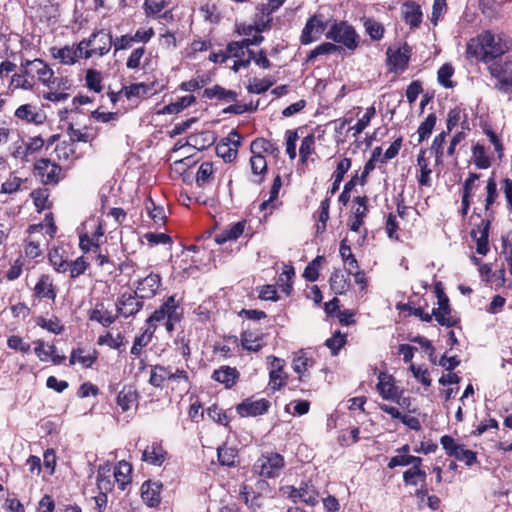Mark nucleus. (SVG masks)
<instances>
[{"mask_svg": "<svg viewBox=\"0 0 512 512\" xmlns=\"http://www.w3.org/2000/svg\"><path fill=\"white\" fill-rule=\"evenodd\" d=\"M270 407V402L264 398H247L237 405L236 411L241 417H256L265 414Z\"/></svg>", "mask_w": 512, "mask_h": 512, "instance_id": "obj_14", "label": "nucleus"}, {"mask_svg": "<svg viewBox=\"0 0 512 512\" xmlns=\"http://www.w3.org/2000/svg\"><path fill=\"white\" fill-rule=\"evenodd\" d=\"M377 391L384 400L399 403L402 396V390L395 384L392 375L381 372L378 375Z\"/></svg>", "mask_w": 512, "mask_h": 512, "instance_id": "obj_12", "label": "nucleus"}, {"mask_svg": "<svg viewBox=\"0 0 512 512\" xmlns=\"http://www.w3.org/2000/svg\"><path fill=\"white\" fill-rule=\"evenodd\" d=\"M205 95L208 98L216 97L218 99H223L226 101H234V100H236V97H237L235 92H233L231 90H226L220 86H215L213 88L206 89Z\"/></svg>", "mask_w": 512, "mask_h": 512, "instance_id": "obj_60", "label": "nucleus"}, {"mask_svg": "<svg viewBox=\"0 0 512 512\" xmlns=\"http://www.w3.org/2000/svg\"><path fill=\"white\" fill-rule=\"evenodd\" d=\"M436 115L434 113H430L427 115L426 119L420 124L418 127V142H423L426 138H428L436 124Z\"/></svg>", "mask_w": 512, "mask_h": 512, "instance_id": "obj_48", "label": "nucleus"}, {"mask_svg": "<svg viewBox=\"0 0 512 512\" xmlns=\"http://www.w3.org/2000/svg\"><path fill=\"white\" fill-rule=\"evenodd\" d=\"M432 316L442 326L452 327L456 325L457 319L451 315L450 307H438L432 310Z\"/></svg>", "mask_w": 512, "mask_h": 512, "instance_id": "obj_45", "label": "nucleus"}, {"mask_svg": "<svg viewBox=\"0 0 512 512\" xmlns=\"http://www.w3.org/2000/svg\"><path fill=\"white\" fill-rule=\"evenodd\" d=\"M339 252L344 263L349 266V273H353V270H357L359 268L358 261L345 241L341 242Z\"/></svg>", "mask_w": 512, "mask_h": 512, "instance_id": "obj_58", "label": "nucleus"}, {"mask_svg": "<svg viewBox=\"0 0 512 512\" xmlns=\"http://www.w3.org/2000/svg\"><path fill=\"white\" fill-rule=\"evenodd\" d=\"M315 149V138L312 134L307 135L303 138L299 154L301 157L302 162H306L307 159L313 154Z\"/></svg>", "mask_w": 512, "mask_h": 512, "instance_id": "obj_62", "label": "nucleus"}, {"mask_svg": "<svg viewBox=\"0 0 512 512\" xmlns=\"http://www.w3.org/2000/svg\"><path fill=\"white\" fill-rule=\"evenodd\" d=\"M473 238L476 240V251L480 255H486L489 250L488 247V223L485 227L478 232H472Z\"/></svg>", "mask_w": 512, "mask_h": 512, "instance_id": "obj_55", "label": "nucleus"}, {"mask_svg": "<svg viewBox=\"0 0 512 512\" xmlns=\"http://www.w3.org/2000/svg\"><path fill=\"white\" fill-rule=\"evenodd\" d=\"M328 26H330L328 32H355L352 26L347 25L345 22L338 23L336 20L332 22L330 16L320 11L308 19L302 32H324Z\"/></svg>", "mask_w": 512, "mask_h": 512, "instance_id": "obj_4", "label": "nucleus"}, {"mask_svg": "<svg viewBox=\"0 0 512 512\" xmlns=\"http://www.w3.org/2000/svg\"><path fill=\"white\" fill-rule=\"evenodd\" d=\"M246 226L245 221H239L225 228L215 235V241L218 244H224L227 241L237 240L244 232Z\"/></svg>", "mask_w": 512, "mask_h": 512, "instance_id": "obj_26", "label": "nucleus"}, {"mask_svg": "<svg viewBox=\"0 0 512 512\" xmlns=\"http://www.w3.org/2000/svg\"><path fill=\"white\" fill-rule=\"evenodd\" d=\"M117 319V314L105 309L103 304H97L89 311V320L96 321L104 327H109Z\"/></svg>", "mask_w": 512, "mask_h": 512, "instance_id": "obj_28", "label": "nucleus"}, {"mask_svg": "<svg viewBox=\"0 0 512 512\" xmlns=\"http://www.w3.org/2000/svg\"><path fill=\"white\" fill-rule=\"evenodd\" d=\"M64 253L62 248H54L48 254L50 264L59 273L67 272L69 268V261Z\"/></svg>", "mask_w": 512, "mask_h": 512, "instance_id": "obj_32", "label": "nucleus"}, {"mask_svg": "<svg viewBox=\"0 0 512 512\" xmlns=\"http://www.w3.org/2000/svg\"><path fill=\"white\" fill-rule=\"evenodd\" d=\"M138 394L132 387H124L117 396V404L123 412L130 410L137 404Z\"/></svg>", "mask_w": 512, "mask_h": 512, "instance_id": "obj_30", "label": "nucleus"}, {"mask_svg": "<svg viewBox=\"0 0 512 512\" xmlns=\"http://www.w3.org/2000/svg\"><path fill=\"white\" fill-rule=\"evenodd\" d=\"M312 363L309 358L304 354L298 355L293 359L292 367L295 373L299 375V379L302 380L305 372L311 367Z\"/></svg>", "mask_w": 512, "mask_h": 512, "instance_id": "obj_63", "label": "nucleus"}, {"mask_svg": "<svg viewBox=\"0 0 512 512\" xmlns=\"http://www.w3.org/2000/svg\"><path fill=\"white\" fill-rule=\"evenodd\" d=\"M121 92L124 93L127 99L131 100L133 98L139 99L146 97L147 95L152 93V89L149 85L141 82L125 86L122 88Z\"/></svg>", "mask_w": 512, "mask_h": 512, "instance_id": "obj_35", "label": "nucleus"}, {"mask_svg": "<svg viewBox=\"0 0 512 512\" xmlns=\"http://www.w3.org/2000/svg\"><path fill=\"white\" fill-rule=\"evenodd\" d=\"M426 477V472L421 469V465H414L403 473L404 483L410 486L424 484Z\"/></svg>", "mask_w": 512, "mask_h": 512, "instance_id": "obj_34", "label": "nucleus"}, {"mask_svg": "<svg viewBox=\"0 0 512 512\" xmlns=\"http://www.w3.org/2000/svg\"><path fill=\"white\" fill-rule=\"evenodd\" d=\"M273 85V81L268 78L258 79L254 78L247 89L250 93L261 94L266 92Z\"/></svg>", "mask_w": 512, "mask_h": 512, "instance_id": "obj_64", "label": "nucleus"}, {"mask_svg": "<svg viewBox=\"0 0 512 512\" xmlns=\"http://www.w3.org/2000/svg\"><path fill=\"white\" fill-rule=\"evenodd\" d=\"M237 137L235 141V147H232L230 143L221 140L216 146V154L221 157L226 163L232 162L237 156V149L240 145V135L234 130L230 133V139Z\"/></svg>", "mask_w": 512, "mask_h": 512, "instance_id": "obj_25", "label": "nucleus"}, {"mask_svg": "<svg viewBox=\"0 0 512 512\" xmlns=\"http://www.w3.org/2000/svg\"><path fill=\"white\" fill-rule=\"evenodd\" d=\"M327 38L335 43L344 45L350 50H354L358 45V34H326Z\"/></svg>", "mask_w": 512, "mask_h": 512, "instance_id": "obj_50", "label": "nucleus"}, {"mask_svg": "<svg viewBox=\"0 0 512 512\" xmlns=\"http://www.w3.org/2000/svg\"><path fill=\"white\" fill-rule=\"evenodd\" d=\"M132 466L125 460L119 461L113 470L114 481L117 482L119 488L124 490L126 485L131 483Z\"/></svg>", "mask_w": 512, "mask_h": 512, "instance_id": "obj_29", "label": "nucleus"}, {"mask_svg": "<svg viewBox=\"0 0 512 512\" xmlns=\"http://www.w3.org/2000/svg\"><path fill=\"white\" fill-rule=\"evenodd\" d=\"M217 454L221 465L231 467L236 463L238 450L234 447H230L227 444H224L217 449Z\"/></svg>", "mask_w": 512, "mask_h": 512, "instance_id": "obj_44", "label": "nucleus"}, {"mask_svg": "<svg viewBox=\"0 0 512 512\" xmlns=\"http://www.w3.org/2000/svg\"><path fill=\"white\" fill-rule=\"evenodd\" d=\"M112 34H91L88 40L80 42L84 58L92 56H103L108 53L112 47Z\"/></svg>", "mask_w": 512, "mask_h": 512, "instance_id": "obj_7", "label": "nucleus"}, {"mask_svg": "<svg viewBox=\"0 0 512 512\" xmlns=\"http://www.w3.org/2000/svg\"><path fill=\"white\" fill-rule=\"evenodd\" d=\"M161 285V277L157 273L151 272L146 277L139 279L136 289L140 298H152Z\"/></svg>", "mask_w": 512, "mask_h": 512, "instance_id": "obj_19", "label": "nucleus"}, {"mask_svg": "<svg viewBox=\"0 0 512 512\" xmlns=\"http://www.w3.org/2000/svg\"><path fill=\"white\" fill-rule=\"evenodd\" d=\"M448 132H441L437 136H435L432 145L430 147V151L435 156V161L437 164L442 163L444 157V143L446 141V135Z\"/></svg>", "mask_w": 512, "mask_h": 512, "instance_id": "obj_53", "label": "nucleus"}, {"mask_svg": "<svg viewBox=\"0 0 512 512\" xmlns=\"http://www.w3.org/2000/svg\"><path fill=\"white\" fill-rule=\"evenodd\" d=\"M200 14L203 19L209 23H218L221 19V14L214 4H205L200 8Z\"/></svg>", "mask_w": 512, "mask_h": 512, "instance_id": "obj_61", "label": "nucleus"}, {"mask_svg": "<svg viewBox=\"0 0 512 512\" xmlns=\"http://www.w3.org/2000/svg\"><path fill=\"white\" fill-rule=\"evenodd\" d=\"M22 70L27 77L38 78L45 85H49L53 77V71L40 59L22 62Z\"/></svg>", "mask_w": 512, "mask_h": 512, "instance_id": "obj_11", "label": "nucleus"}, {"mask_svg": "<svg viewBox=\"0 0 512 512\" xmlns=\"http://www.w3.org/2000/svg\"><path fill=\"white\" fill-rule=\"evenodd\" d=\"M300 501L308 506H315L319 502V493L310 482H303L300 485Z\"/></svg>", "mask_w": 512, "mask_h": 512, "instance_id": "obj_38", "label": "nucleus"}, {"mask_svg": "<svg viewBox=\"0 0 512 512\" xmlns=\"http://www.w3.org/2000/svg\"><path fill=\"white\" fill-rule=\"evenodd\" d=\"M250 165L253 175L258 177L255 181L257 183H261L267 172V161L264 155L252 154L250 158Z\"/></svg>", "mask_w": 512, "mask_h": 512, "instance_id": "obj_41", "label": "nucleus"}, {"mask_svg": "<svg viewBox=\"0 0 512 512\" xmlns=\"http://www.w3.org/2000/svg\"><path fill=\"white\" fill-rule=\"evenodd\" d=\"M84 230L89 231L90 238L95 244L100 245V241L104 236V229L101 222L97 219H91L84 224Z\"/></svg>", "mask_w": 512, "mask_h": 512, "instance_id": "obj_54", "label": "nucleus"}, {"mask_svg": "<svg viewBox=\"0 0 512 512\" xmlns=\"http://www.w3.org/2000/svg\"><path fill=\"white\" fill-rule=\"evenodd\" d=\"M97 359L96 352L85 353L83 349L73 350L70 356V364L74 365L79 363L83 368L91 367Z\"/></svg>", "mask_w": 512, "mask_h": 512, "instance_id": "obj_39", "label": "nucleus"}, {"mask_svg": "<svg viewBox=\"0 0 512 512\" xmlns=\"http://www.w3.org/2000/svg\"><path fill=\"white\" fill-rule=\"evenodd\" d=\"M165 388L166 393L170 397L182 398L189 392L191 388L188 372L184 369H173L171 366H169V373Z\"/></svg>", "mask_w": 512, "mask_h": 512, "instance_id": "obj_6", "label": "nucleus"}, {"mask_svg": "<svg viewBox=\"0 0 512 512\" xmlns=\"http://www.w3.org/2000/svg\"><path fill=\"white\" fill-rule=\"evenodd\" d=\"M51 53L55 59L59 60V62L64 65H73L79 58L84 57V52L80 43L77 46L72 45L61 48H52Z\"/></svg>", "mask_w": 512, "mask_h": 512, "instance_id": "obj_18", "label": "nucleus"}, {"mask_svg": "<svg viewBox=\"0 0 512 512\" xmlns=\"http://www.w3.org/2000/svg\"><path fill=\"white\" fill-rule=\"evenodd\" d=\"M85 82L86 86L90 90L96 93H100L102 91V75L99 71L88 69L86 71Z\"/></svg>", "mask_w": 512, "mask_h": 512, "instance_id": "obj_57", "label": "nucleus"}, {"mask_svg": "<svg viewBox=\"0 0 512 512\" xmlns=\"http://www.w3.org/2000/svg\"><path fill=\"white\" fill-rule=\"evenodd\" d=\"M284 465L285 461L282 455L270 452L261 455L256 460L253 468L260 476L271 479L280 476Z\"/></svg>", "mask_w": 512, "mask_h": 512, "instance_id": "obj_5", "label": "nucleus"}, {"mask_svg": "<svg viewBox=\"0 0 512 512\" xmlns=\"http://www.w3.org/2000/svg\"><path fill=\"white\" fill-rule=\"evenodd\" d=\"M440 444L449 456L464 462L467 466H472L477 462L476 452L466 449L464 445L457 443L455 439L449 435L442 436L440 438Z\"/></svg>", "mask_w": 512, "mask_h": 512, "instance_id": "obj_8", "label": "nucleus"}, {"mask_svg": "<svg viewBox=\"0 0 512 512\" xmlns=\"http://www.w3.org/2000/svg\"><path fill=\"white\" fill-rule=\"evenodd\" d=\"M386 54L389 71L397 73L407 68L411 55V49L407 43L402 45H393L387 49Z\"/></svg>", "mask_w": 512, "mask_h": 512, "instance_id": "obj_9", "label": "nucleus"}, {"mask_svg": "<svg viewBox=\"0 0 512 512\" xmlns=\"http://www.w3.org/2000/svg\"><path fill=\"white\" fill-rule=\"evenodd\" d=\"M510 49L512 41L507 34H478L467 43V54L486 63Z\"/></svg>", "mask_w": 512, "mask_h": 512, "instance_id": "obj_1", "label": "nucleus"}, {"mask_svg": "<svg viewBox=\"0 0 512 512\" xmlns=\"http://www.w3.org/2000/svg\"><path fill=\"white\" fill-rule=\"evenodd\" d=\"M213 164L211 162H203L196 174V183L199 187H203L213 180Z\"/></svg>", "mask_w": 512, "mask_h": 512, "instance_id": "obj_47", "label": "nucleus"}, {"mask_svg": "<svg viewBox=\"0 0 512 512\" xmlns=\"http://www.w3.org/2000/svg\"><path fill=\"white\" fill-rule=\"evenodd\" d=\"M165 459L166 451L159 442H153L142 453V461L154 466H161Z\"/></svg>", "mask_w": 512, "mask_h": 512, "instance_id": "obj_23", "label": "nucleus"}, {"mask_svg": "<svg viewBox=\"0 0 512 512\" xmlns=\"http://www.w3.org/2000/svg\"><path fill=\"white\" fill-rule=\"evenodd\" d=\"M182 312L180 311L179 303L175 296H169L164 303L155 310L154 313L147 319L149 327L154 332L157 324L164 322L166 330L171 333L174 326L181 319Z\"/></svg>", "mask_w": 512, "mask_h": 512, "instance_id": "obj_2", "label": "nucleus"}, {"mask_svg": "<svg viewBox=\"0 0 512 512\" xmlns=\"http://www.w3.org/2000/svg\"><path fill=\"white\" fill-rule=\"evenodd\" d=\"M33 294L39 300H47L54 303L57 297V289L52 277L48 274H42L34 286Z\"/></svg>", "mask_w": 512, "mask_h": 512, "instance_id": "obj_15", "label": "nucleus"}, {"mask_svg": "<svg viewBox=\"0 0 512 512\" xmlns=\"http://www.w3.org/2000/svg\"><path fill=\"white\" fill-rule=\"evenodd\" d=\"M24 253L28 258L35 259L42 254L41 241L36 235H30L24 246Z\"/></svg>", "mask_w": 512, "mask_h": 512, "instance_id": "obj_56", "label": "nucleus"}, {"mask_svg": "<svg viewBox=\"0 0 512 512\" xmlns=\"http://www.w3.org/2000/svg\"><path fill=\"white\" fill-rule=\"evenodd\" d=\"M35 323L37 324V326L56 335L60 334L64 330L63 325L61 324L60 320L57 317H53L50 319H46L44 317H37L35 319Z\"/></svg>", "mask_w": 512, "mask_h": 512, "instance_id": "obj_51", "label": "nucleus"}, {"mask_svg": "<svg viewBox=\"0 0 512 512\" xmlns=\"http://www.w3.org/2000/svg\"><path fill=\"white\" fill-rule=\"evenodd\" d=\"M426 151L421 150L417 157V165L420 168V175L418 177V183L420 186H431L430 175L432 170L429 168V163L427 158L425 157Z\"/></svg>", "mask_w": 512, "mask_h": 512, "instance_id": "obj_36", "label": "nucleus"}, {"mask_svg": "<svg viewBox=\"0 0 512 512\" xmlns=\"http://www.w3.org/2000/svg\"><path fill=\"white\" fill-rule=\"evenodd\" d=\"M250 151L252 154L259 155L266 153L273 156L274 158H277L280 153L279 147L276 145V143L265 138H256L253 140L250 145Z\"/></svg>", "mask_w": 512, "mask_h": 512, "instance_id": "obj_27", "label": "nucleus"}, {"mask_svg": "<svg viewBox=\"0 0 512 512\" xmlns=\"http://www.w3.org/2000/svg\"><path fill=\"white\" fill-rule=\"evenodd\" d=\"M447 2L446 0H434L432 5V13L429 17L430 23L433 25V28L437 26L440 19H442L443 15L447 11Z\"/></svg>", "mask_w": 512, "mask_h": 512, "instance_id": "obj_59", "label": "nucleus"}, {"mask_svg": "<svg viewBox=\"0 0 512 512\" xmlns=\"http://www.w3.org/2000/svg\"><path fill=\"white\" fill-rule=\"evenodd\" d=\"M167 5V0H144L143 10L147 17H156Z\"/></svg>", "mask_w": 512, "mask_h": 512, "instance_id": "obj_52", "label": "nucleus"}, {"mask_svg": "<svg viewBox=\"0 0 512 512\" xmlns=\"http://www.w3.org/2000/svg\"><path fill=\"white\" fill-rule=\"evenodd\" d=\"M143 306L135 294L123 293L117 300V312L122 317H130L137 314Z\"/></svg>", "mask_w": 512, "mask_h": 512, "instance_id": "obj_16", "label": "nucleus"}, {"mask_svg": "<svg viewBox=\"0 0 512 512\" xmlns=\"http://www.w3.org/2000/svg\"><path fill=\"white\" fill-rule=\"evenodd\" d=\"M45 229V233L50 236V238H53L56 234L57 227L53 222V218L51 214H47L44 219V223L38 224V225H31L28 228V232L30 235H37L41 234L42 231Z\"/></svg>", "mask_w": 512, "mask_h": 512, "instance_id": "obj_43", "label": "nucleus"}, {"mask_svg": "<svg viewBox=\"0 0 512 512\" xmlns=\"http://www.w3.org/2000/svg\"><path fill=\"white\" fill-rule=\"evenodd\" d=\"M34 352L42 362L51 361L54 364H61L65 360V356L56 354V347L54 345H47L42 340L35 342Z\"/></svg>", "mask_w": 512, "mask_h": 512, "instance_id": "obj_22", "label": "nucleus"}, {"mask_svg": "<svg viewBox=\"0 0 512 512\" xmlns=\"http://www.w3.org/2000/svg\"><path fill=\"white\" fill-rule=\"evenodd\" d=\"M261 34H255L253 39H243L241 41L231 42L227 45L226 53L228 58H245L248 56V50L251 45H258L263 41Z\"/></svg>", "mask_w": 512, "mask_h": 512, "instance_id": "obj_17", "label": "nucleus"}, {"mask_svg": "<svg viewBox=\"0 0 512 512\" xmlns=\"http://www.w3.org/2000/svg\"><path fill=\"white\" fill-rule=\"evenodd\" d=\"M169 373V366L154 365L151 367L148 383L155 388H164Z\"/></svg>", "mask_w": 512, "mask_h": 512, "instance_id": "obj_31", "label": "nucleus"}, {"mask_svg": "<svg viewBox=\"0 0 512 512\" xmlns=\"http://www.w3.org/2000/svg\"><path fill=\"white\" fill-rule=\"evenodd\" d=\"M286 0H268L267 3L259 4L253 18V23L249 25L246 32H264L272 28V13L277 11Z\"/></svg>", "mask_w": 512, "mask_h": 512, "instance_id": "obj_3", "label": "nucleus"}, {"mask_svg": "<svg viewBox=\"0 0 512 512\" xmlns=\"http://www.w3.org/2000/svg\"><path fill=\"white\" fill-rule=\"evenodd\" d=\"M422 464V458L413 456V455H395L390 458L388 462V468L393 469L397 466H409L413 467L414 465H421Z\"/></svg>", "mask_w": 512, "mask_h": 512, "instance_id": "obj_46", "label": "nucleus"}, {"mask_svg": "<svg viewBox=\"0 0 512 512\" xmlns=\"http://www.w3.org/2000/svg\"><path fill=\"white\" fill-rule=\"evenodd\" d=\"M375 114L376 108L374 106H370L366 109L365 114L357 121V123L349 128V131H353L354 137L358 136L366 129Z\"/></svg>", "mask_w": 512, "mask_h": 512, "instance_id": "obj_49", "label": "nucleus"}, {"mask_svg": "<svg viewBox=\"0 0 512 512\" xmlns=\"http://www.w3.org/2000/svg\"><path fill=\"white\" fill-rule=\"evenodd\" d=\"M472 158L474 164L479 169H487L490 167V157L487 154L486 148L484 145L477 143L472 148Z\"/></svg>", "mask_w": 512, "mask_h": 512, "instance_id": "obj_40", "label": "nucleus"}, {"mask_svg": "<svg viewBox=\"0 0 512 512\" xmlns=\"http://www.w3.org/2000/svg\"><path fill=\"white\" fill-rule=\"evenodd\" d=\"M351 167V160L349 158H343L339 161L337 164L336 170L333 173V184L330 189V193L334 194L340 186V183L342 182L344 175L348 172V170Z\"/></svg>", "mask_w": 512, "mask_h": 512, "instance_id": "obj_42", "label": "nucleus"}, {"mask_svg": "<svg viewBox=\"0 0 512 512\" xmlns=\"http://www.w3.org/2000/svg\"><path fill=\"white\" fill-rule=\"evenodd\" d=\"M145 208L155 226L161 227L165 224L167 217L162 206H157L152 199H148L145 203Z\"/></svg>", "mask_w": 512, "mask_h": 512, "instance_id": "obj_37", "label": "nucleus"}, {"mask_svg": "<svg viewBox=\"0 0 512 512\" xmlns=\"http://www.w3.org/2000/svg\"><path fill=\"white\" fill-rule=\"evenodd\" d=\"M15 117L25 123H33L36 125L42 124L44 115L40 109L33 104L20 105L14 113Z\"/></svg>", "mask_w": 512, "mask_h": 512, "instance_id": "obj_20", "label": "nucleus"}, {"mask_svg": "<svg viewBox=\"0 0 512 512\" xmlns=\"http://www.w3.org/2000/svg\"><path fill=\"white\" fill-rule=\"evenodd\" d=\"M212 379L223 384L225 388H232L239 379V372L234 367L221 366L213 372Z\"/></svg>", "mask_w": 512, "mask_h": 512, "instance_id": "obj_24", "label": "nucleus"}, {"mask_svg": "<svg viewBox=\"0 0 512 512\" xmlns=\"http://www.w3.org/2000/svg\"><path fill=\"white\" fill-rule=\"evenodd\" d=\"M162 484L159 482L146 481L141 486V497L149 507L157 506L160 501Z\"/></svg>", "mask_w": 512, "mask_h": 512, "instance_id": "obj_21", "label": "nucleus"}, {"mask_svg": "<svg viewBox=\"0 0 512 512\" xmlns=\"http://www.w3.org/2000/svg\"><path fill=\"white\" fill-rule=\"evenodd\" d=\"M62 168L49 159H39L34 165V174L40 177L45 185H56L62 175Z\"/></svg>", "mask_w": 512, "mask_h": 512, "instance_id": "obj_10", "label": "nucleus"}, {"mask_svg": "<svg viewBox=\"0 0 512 512\" xmlns=\"http://www.w3.org/2000/svg\"><path fill=\"white\" fill-rule=\"evenodd\" d=\"M243 349L250 352H258L263 347L262 336L252 331H245L241 336Z\"/></svg>", "mask_w": 512, "mask_h": 512, "instance_id": "obj_33", "label": "nucleus"}, {"mask_svg": "<svg viewBox=\"0 0 512 512\" xmlns=\"http://www.w3.org/2000/svg\"><path fill=\"white\" fill-rule=\"evenodd\" d=\"M401 19L410 29H418L423 21V12L421 6L413 1L406 0L400 7Z\"/></svg>", "mask_w": 512, "mask_h": 512, "instance_id": "obj_13", "label": "nucleus"}]
</instances>
